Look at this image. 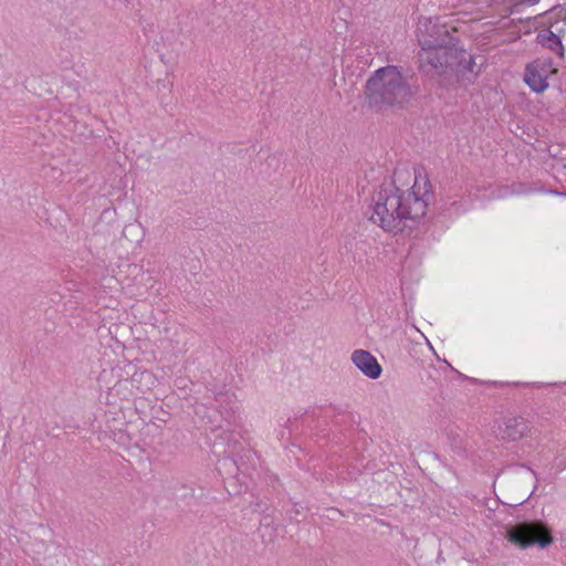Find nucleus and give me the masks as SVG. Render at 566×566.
Segmentation results:
<instances>
[{"label": "nucleus", "instance_id": "7ed1b4c3", "mask_svg": "<svg viewBox=\"0 0 566 566\" xmlns=\"http://www.w3.org/2000/svg\"><path fill=\"white\" fill-rule=\"evenodd\" d=\"M565 30L566 11L558 10L553 15V21L551 22L549 30L538 35L539 42L542 43V45L562 55L564 50L560 41V34H563Z\"/></svg>", "mask_w": 566, "mask_h": 566}, {"label": "nucleus", "instance_id": "f03ea898", "mask_svg": "<svg viewBox=\"0 0 566 566\" xmlns=\"http://www.w3.org/2000/svg\"><path fill=\"white\" fill-rule=\"evenodd\" d=\"M507 536L513 544L520 547L534 544L545 547L552 543L549 531L541 524L517 525L509 531Z\"/></svg>", "mask_w": 566, "mask_h": 566}, {"label": "nucleus", "instance_id": "39448f33", "mask_svg": "<svg viewBox=\"0 0 566 566\" xmlns=\"http://www.w3.org/2000/svg\"><path fill=\"white\" fill-rule=\"evenodd\" d=\"M401 82V75L395 67H386L376 73L370 80L369 87L374 92L390 90Z\"/></svg>", "mask_w": 566, "mask_h": 566}, {"label": "nucleus", "instance_id": "423d86ee", "mask_svg": "<svg viewBox=\"0 0 566 566\" xmlns=\"http://www.w3.org/2000/svg\"><path fill=\"white\" fill-rule=\"evenodd\" d=\"M549 71L542 65H531L526 73V83L535 92H542L547 87Z\"/></svg>", "mask_w": 566, "mask_h": 566}, {"label": "nucleus", "instance_id": "20e7f679", "mask_svg": "<svg viewBox=\"0 0 566 566\" xmlns=\"http://www.w3.org/2000/svg\"><path fill=\"white\" fill-rule=\"evenodd\" d=\"M352 361L355 367L368 378L377 379L381 375L382 368L380 364L368 352L361 349L355 350L352 355Z\"/></svg>", "mask_w": 566, "mask_h": 566}, {"label": "nucleus", "instance_id": "f257e3e1", "mask_svg": "<svg viewBox=\"0 0 566 566\" xmlns=\"http://www.w3.org/2000/svg\"><path fill=\"white\" fill-rule=\"evenodd\" d=\"M410 200V197L402 198L396 192L386 193L376 202L375 212L382 224L389 226L400 218H407L422 212L423 203L416 200V211H411L407 207Z\"/></svg>", "mask_w": 566, "mask_h": 566}]
</instances>
